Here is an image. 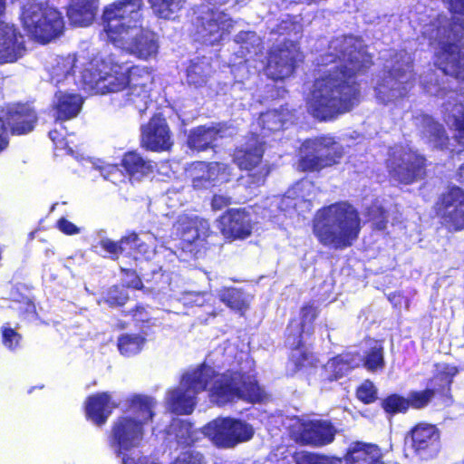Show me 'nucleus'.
<instances>
[{"label": "nucleus", "mask_w": 464, "mask_h": 464, "mask_svg": "<svg viewBox=\"0 0 464 464\" xmlns=\"http://www.w3.org/2000/svg\"><path fill=\"white\" fill-rule=\"evenodd\" d=\"M218 297L228 307L242 311L246 309L250 297L236 288H222L218 291Z\"/></svg>", "instance_id": "nucleus-38"}, {"label": "nucleus", "mask_w": 464, "mask_h": 464, "mask_svg": "<svg viewBox=\"0 0 464 464\" xmlns=\"http://www.w3.org/2000/svg\"><path fill=\"white\" fill-rule=\"evenodd\" d=\"M128 67L111 60L94 58L81 71L85 89L95 93L118 92L127 87Z\"/></svg>", "instance_id": "nucleus-7"}, {"label": "nucleus", "mask_w": 464, "mask_h": 464, "mask_svg": "<svg viewBox=\"0 0 464 464\" xmlns=\"http://www.w3.org/2000/svg\"><path fill=\"white\" fill-rule=\"evenodd\" d=\"M208 64L200 62L193 63L187 70L188 82L195 86H200L207 82Z\"/></svg>", "instance_id": "nucleus-44"}, {"label": "nucleus", "mask_w": 464, "mask_h": 464, "mask_svg": "<svg viewBox=\"0 0 464 464\" xmlns=\"http://www.w3.org/2000/svg\"><path fill=\"white\" fill-rule=\"evenodd\" d=\"M127 300L128 295L123 288L113 287L108 292L106 303L111 306H118L124 304Z\"/></svg>", "instance_id": "nucleus-52"}, {"label": "nucleus", "mask_w": 464, "mask_h": 464, "mask_svg": "<svg viewBox=\"0 0 464 464\" xmlns=\"http://www.w3.org/2000/svg\"><path fill=\"white\" fill-rule=\"evenodd\" d=\"M203 433L218 447L232 448L249 440L254 435V429L244 420L224 418L209 422L204 427Z\"/></svg>", "instance_id": "nucleus-12"}, {"label": "nucleus", "mask_w": 464, "mask_h": 464, "mask_svg": "<svg viewBox=\"0 0 464 464\" xmlns=\"http://www.w3.org/2000/svg\"><path fill=\"white\" fill-rule=\"evenodd\" d=\"M157 238L150 233L142 234V238L138 237L137 243H129L130 248H137L140 253H142L146 257H150L155 253L157 247Z\"/></svg>", "instance_id": "nucleus-47"}, {"label": "nucleus", "mask_w": 464, "mask_h": 464, "mask_svg": "<svg viewBox=\"0 0 464 464\" xmlns=\"http://www.w3.org/2000/svg\"><path fill=\"white\" fill-rule=\"evenodd\" d=\"M330 50L322 57L324 75L315 80L306 98L308 111L323 121L346 112L358 103L360 91L354 77L371 64L361 41L353 36L334 40Z\"/></svg>", "instance_id": "nucleus-1"}, {"label": "nucleus", "mask_w": 464, "mask_h": 464, "mask_svg": "<svg viewBox=\"0 0 464 464\" xmlns=\"http://www.w3.org/2000/svg\"><path fill=\"white\" fill-rule=\"evenodd\" d=\"M263 152V142L258 137L253 136L235 151L234 161L241 169L251 170L261 162Z\"/></svg>", "instance_id": "nucleus-30"}, {"label": "nucleus", "mask_w": 464, "mask_h": 464, "mask_svg": "<svg viewBox=\"0 0 464 464\" xmlns=\"http://www.w3.org/2000/svg\"><path fill=\"white\" fill-rule=\"evenodd\" d=\"M219 229L228 239H244L248 237L254 227V220L249 211L245 208L230 209L219 218Z\"/></svg>", "instance_id": "nucleus-19"}, {"label": "nucleus", "mask_w": 464, "mask_h": 464, "mask_svg": "<svg viewBox=\"0 0 464 464\" xmlns=\"http://www.w3.org/2000/svg\"><path fill=\"white\" fill-rule=\"evenodd\" d=\"M384 365L383 348L381 343L375 342L374 346L367 353L364 360V366L369 371L382 369Z\"/></svg>", "instance_id": "nucleus-48"}, {"label": "nucleus", "mask_w": 464, "mask_h": 464, "mask_svg": "<svg viewBox=\"0 0 464 464\" xmlns=\"http://www.w3.org/2000/svg\"><path fill=\"white\" fill-rule=\"evenodd\" d=\"M438 374L435 378L430 381V387L425 391L421 392H411L408 395L407 401H409V407L414 409H421L428 405L434 396L437 386L440 388H445L449 386L452 381V378L458 372L455 366L449 364H440L437 368Z\"/></svg>", "instance_id": "nucleus-22"}, {"label": "nucleus", "mask_w": 464, "mask_h": 464, "mask_svg": "<svg viewBox=\"0 0 464 464\" xmlns=\"http://www.w3.org/2000/svg\"><path fill=\"white\" fill-rule=\"evenodd\" d=\"M360 230L359 213L346 201L320 208L313 220V232L317 240L333 249L350 246L358 237Z\"/></svg>", "instance_id": "nucleus-5"}, {"label": "nucleus", "mask_w": 464, "mask_h": 464, "mask_svg": "<svg viewBox=\"0 0 464 464\" xmlns=\"http://www.w3.org/2000/svg\"><path fill=\"white\" fill-rule=\"evenodd\" d=\"M318 314V309L314 304H306L302 307L300 312V322H292L288 327V343L291 345H296L295 349L302 348L301 337L303 334H310L312 324Z\"/></svg>", "instance_id": "nucleus-29"}, {"label": "nucleus", "mask_w": 464, "mask_h": 464, "mask_svg": "<svg viewBox=\"0 0 464 464\" xmlns=\"http://www.w3.org/2000/svg\"><path fill=\"white\" fill-rule=\"evenodd\" d=\"M24 53V37L13 24L0 23V63H14Z\"/></svg>", "instance_id": "nucleus-24"}, {"label": "nucleus", "mask_w": 464, "mask_h": 464, "mask_svg": "<svg viewBox=\"0 0 464 464\" xmlns=\"http://www.w3.org/2000/svg\"><path fill=\"white\" fill-rule=\"evenodd\" d=\"M178 229H182L185 241L193 242L200 237H206L209 229L208 222L197 216H184L179 219Z\"/></svg>", "instance_id": "nucleus-34"}, {"label": "nucleus", "mask_w": 464, "mask_h": 464, "mask_svg": "<svg viewBox=\"0 0 464 464\" xmlns=\"http://www.w3.org/2000/svg\"><path fill=\"white\" fill-rule=\"evenodd\" d=\"M192 185L197 189L208 188L218 182L228 180L230 172L222 163L196 162L188 169Z\"/></svg>", "instance_id": "nucleus-20"}, {"label": "nucleus", "mask_w": 464, "mask_h": 464, "mask_svg": "<svg viewBox=\"0 0 464 464\" xmlns=\"http://www.w3.org/2000/svg\"><path fill=\"white\" fill-rule=\"evenodd\" d=\"M172 464H205L203 456L196 451L187 450L181 452Z\"/></svg>", "instance_id": "nucleus-51"}, {"label": "nucleus", "mask_w": 464, "mask_h": 464, "mask_svg": "<svg viewBox=\"0 0 464 464\" xmlns=\"http://www.w3.org/2000/svg\"><path fill=\"white\" fill-rule=\"evenodd\" d=\"M423 134L427 140L434 147H440L444 145L446 140L445 131L443 128L432 118L425 116L423 118Z\"/></svg>", "instance_id": "nucleus-39"}, {"label": "nucleus", "mask_w": 464, "mask_h": 464, "mask_svg": "<svg viewBox=\"0 0 464 464\" xmlns=\"http://www.w3.org/2000/svg\"><path fill=\"white\" fill-rule=\"evenodd\" d=\"M296 464H342V459L334 456L301 452L295 457Z\"/></svg>", "instance_id": "nucleus-46"}, {"label": "nucleus", "mask_w": 464, "mask_h": 464, "mask_svg": "<svg viewBox=\"0 0 464 464\" xmlns=\"http://www.w3.org/2000/svg\"><path fill=\"white\" fill-rule=\"evenodd\" d=\"M453 23L440 16L423 31L432 44L437 43L436 65L448 75L464 81V53L459 42L464 34V0H447Z\"/></svg>", "instance_id": "nucleus-4"}, {"label": "nucleus", "mask_w": 464, "mask_h": 464, "mask_svg": "<svg viewBox=\"0 0 464 464\" xmlns=\"http://www.w3.org/2000/svg\"><path fill=\"white\" fill-rule=\"evenodd\" d=\"M49 136L51 140L54 142L56 149L65 150L69 154L74 155V150L71 144H72V140L68 139H60V134L57 130H52L49 132Z\"/></svg>", "instance_id": "nucleus-54"}, {"label": "nucleus", "mask_w": 464, "mask_h": 464, "mask_svg": "<svg viewBox=\"0 0 464 464\" xmlns=\"http://www.w3.org/2000/svg\"><path fill=\"white\" fill-rule=\"evenodd\" d=\"M459 176L460 179L464 180V164L459 168Z\"/></svg>", "instance_id": "nucleus-61"}, {"label": "nucleus", "mask_w": 464, "mask_h": 464, "mask_svg": "<svg viewBox=\"0 0 464 464\" xmlns=\"http://www.w3.org/2000/svg\"><path fill=\"white\" fill-rule=\"evenodd\" d=\"M138 235L135 233H131L124 237H122L119 242H114L111 239H102L101 240V246L110 254V256L112 259L118 258L119 255L129 246V243H137Z\"/></svg>", "instance_id": "nucleus-41"}, {"label": "nucleus", "mask_w": 464, "mask_h": 464, "mask_svg": "<svg viewBox=\"0 0 464 464\" xmlns=\"http://www.w3.org/2000/svg\"><path fill=\"white\" fill-rule=\"evenodd\" d=\"M140 285H141V282H140V280H139V279H135V280L132 282V286H133L134 288H140Z\"/></svg>", "instance_id": "nucleus-62"}, {"label": "nucleus", "mask_w": 464, "mask_h": 464, "mask_svg": "<svg viewBox=\"0 0 464 464\" xmlns=\"http://www.w3.org/2000/svg\"><path fill=\"white\" fill-rule=\"evenodd\" d=\"M315 194L314 185L306 179L297 182L287 190L283 198H275V201L282 211L287 212L291 208L297 209L301 205L309 209L311 199Z\"/></svg>", "instance_id": "nucleus-25"}, {"label": "nucleus", "mask_w": 464, "mask_h": 464, "mask_svg": "<svg viewBox=\"0 0 464 464\" xmlns=\"http://www.w3.org/2000/svg\"><path fill=\"white\" fill-rule=\"evenodd\" d=\"M144 344V338L139 334H123L118 340V348L121 354L131 356L137 354Z\"/></svg>", "instance_id": "nucleus-40"}, {"label": "nucleus", "mask_w": 464, "mask_h": 464, "mask_svg": "<svg viewBox=\"0 0 464 464\" xmlns=\"http://www.w3.org/2000/svg\"><path fill=\"white\" fill-rule=\"evenodd\" d=\"M288 429L297 442L311 446H324L334 441L336 430L327 420L309 417L289 420Z\"/></svg>", "instance_id": "nucleus-13"}, {"label": "nucleus", "mask_w": 464, "mask_h": 464, "mask_svg": "<svg viewBox=\"0 0 464 464\" xmlns=\"http://www.w3.org/2000/svg\"><path fill=\"white\" fill-rule=\"evenodd\" d=\"M357 397L364 403H371L376 399V389L370 381H365L357 389Z\"/></svg>", "instance_id": "nucleus-50"}, {"label": "nucleus", "mask_w": 464, "mask_h": 464, "mask_svg": "<svg viewBox=\"0 0 464 464\" xmlns=\"http://www.w3.org/2000/svg\"><path fill=\"white\" fill-rule=\"evenodd\" d=\"M234 24L227 14L211 11L198 19L196 37L207 44L218 43L225 34L229 33Z\"/></svg>", "instance_id": "nucleus-15"}, {"label": "nucleus", "mask_w": 464, "mask_h": 464, "mask_svg": "<svg viewBox=\"0 0 464 464\" xmlns=\"http://www.w3.org/2000/svg\"><path fill=\"white\" fill-rule=\"evenodd\" d=\"M343 154V147L332 137L307 140L301 147L297 168L303 171H318L338 163Z\"/></svg>", "instance_id": "nucleus-10"}, {"label": "nucleus", "mask_w": 464, "mask_h": 464, "mask_svg": "<svg viewBox=\"0 0 464 464\" xmlns=\"http://www.w3.org/2000/svg\"><path fill=\"white\" fill-rule=\"evenodd\" d=\"M97 9L98 0H71L67 14L74 25L88 26L93 22Z\"/></svg>", "instance_id": "nucleus-32"}, {"label": "nucleus", "mask_w": 464, "mask_h": 464, "mask_svg": "<svg viewBox=\"0 0 464 464\" xmlns=\"http://www.w3.org/2000/svg\"><path fill=\"white\" fill-rule=\"evenodd\" d=\"M450 98L453 102L449 101L445 104V121L450 128L459 131L464 130V95L451 92Z\"/></svg>", "instance_id": "nucleus-35"}, {"label": "nucleus", "mask_w": 464, "mask_h": 464, "mask_svg": "<svg viewBox=\"0 0 464 464\" xmlns=\"http://www.w3.org/2000/svg\"><path fill=\"white\" fill-rule=\"evenodd\" d=\"M101 173L106 179H110L113 183H117L121 180L123 177L121 170L116 165H106L101 168Z\"/></svg>", "instance_id": "nucleus-55"}, {"label": "nucleus", "mask_w": 464, "mask_h": 464, "mask_svg": "<svg viewBox=\"0 0 464 464\" xmlns=\"http://www.w3.org/2000/svg\"><path fill=\"white\" fill-rule=\"evenodd\" d=\"M170 429L176 434L178 442L180 444L189 445L198 440V432L192 429L188 422L175 420Z\"/></svg>", "instance_id": "nucleus-43"}, {"label": "nucleus", "mask_w": 464, "mask_h": 464, "mask_svg": "<svg viewBox=\"0 0 464 464\" xmlns=\"http://www.w3.org/2000/svg\"><path fill=\"white\" fill-rule=\"evenodd\" d=\"M119 406L111 394L101 392L87 398L84 408L85 414L89 420L96 425L104 424L112 411Z\"/></svg>", "instance_id": "nucleus-26"}, {"label": "nucleus", "mask_w": 464, "mask_h": 464, "mask_svg": "<svg viewBox=\"0 0 464 464\" xmlns=\"http://www.w3.org/2000/svg\"><path fill=\"white\" fill-rule=\"evenodd\" d=\"M21 21L34 39L47 43L63 33L64 23L58 10L46 5L29 3L24 6Z\"/></svg>", "instance_id": "nucleus-8"}, {"label": "nucleus", "mask_w": 464, "mask_h": 464, "mask_svg": "<svg viewBox=\"0 0 464 464\" xmlns=\"http://www.w3.org/2000/svg\"><path fill=\"white\" fill-rule=\"evenodd\" d=\"M82 102V98L79 94L62 92H57L53 101L56 118L59 120H69L77 116L81 111Z\"/></svg>", "instance_id": "nucleus-33"}, {"label": "nucleus", "mask_w": 464, "mask_h": 464, "mask_svg": "<svg viewBox=\"0 0 464 464\" xmlns=\"http://www.w3.org/2000/svg\"><path fill=\"white\" fill-rule=\"evenodd\" d=\"M402 66L393 67L392 71L378 76L374 85L377 101L381 103H389L403 97L411 88V65L410 57L401 56Z\"/></svg>", "instance_id": "nucleus-11"}, {"label": "nucleus", "mask_w": 464, "mask_h": 464, "mask_svg": "<svg viewBox=\"0 0 464 464\" xmlns=\"http://www.w3.org/2000/svg\"><path fill=\"white\" fill-rule=\"evenodd\" d=\"M3 343L8 349L14 350L21 343V336L14 329L5 327L3 329Z\"/></svg>", "instance_id": "nucleus-53"}, {"label": "nucleus", "mask_w": 464, "mask_h": 464, "mask_svg": "<svg viewBox=\"0 0 464 464\" xmlns=\"http://www.w3.org/2000/svg\"><path fill=\"white\" fill-rule=\"evenodd\" d=\"M208 389L210 400L218 405H225L236 400L250 402L261 401L266 393L254 376H245L238 372L216 373L203 365L183 374L179 386L169 390L165 402L171 411L178 414H190L197 404V395Z\"/></svg>", "instance_id": "nucleus-2"}, {"label": "nucleus", "mask_w": 464, "mask_h": 464, "mask_svg": "<svg viewBox=\"0 0 464 464\" xmlns=\"http://www.w3.org/2000/svg\"><path fill=\"white\" fill-rule=\"evenodd\" d=\"M154 13L164 19H170L180 9L184 0H150Z\"/></svg>", "instance_id": "nucleus-42"}, {"label": "nucleus", "mask_w": 464, "mask_h": 464, "mask_svg": "<svg viewBox=\"0 0 464 464\" xmlns=\"http://www.w3.org/2000/svg\"><path fill=\"white\" fill-rule=\"evenodd\" d=\"M8 145L6 129L2 118H0V151L4 150Z\"/></svg>", "instance_id": "nucleus-59"}, {"label": "nucleus", "mask_w": 464, "mask_h": 464, "mask_svg": "<svg viewBox=\"0 0 464 464\" xmlns=\"http://www.w3.org/2000/svg\"><path fill=\"white\" fill-rule=\"evenodd\" d=\"M287 115L288 114L279 113L276 111H269L261 114L259 121L260 124H262L263 129L276 131L280 130L285 124Z\"/></svg>", "instance_id": "nucleus-45"}, {"label": "nucleus", "mask_w": 464, "mask_h": 464, "mask_svg": "<svg viewBox=\"0 0 464 464\" xmlns=\"http://www.w3.org/2000/svg\"><path fill=\"white\" fill-rule=\"evenodd\" d=\"M152 68L136 65L128 68L127 87L129 100L132 102L140 111L147 109L149 101V89L153 82Z\"/></svg>", "instance_id": "nucleus-16"}, {"label": "nucleus", "mask_w": 464, "mask_h": 464, "mask_svg": "<svg viewBox=\"0 0 464 464\" xmlns=\"http://www.w3.org/2000/svg\"><path fill=\"white\" fill-rule=\"evenodd\" d=\"M218 133V131L213 127H198L190 132L188 144L191 149L204 150L213 144Z\"/></svg>", "instance_id": "nucleus-36"}, {"label": "nucleus", "mask_w": 464, "mask_h": 464, "mask_svg": "<svg viewBox=\"0 0 464 464\" xmlns=\"http://www.w3.org/2000/svg\"><path fill=\"white\" fill-rule=\"evenodd\" d=\"M141 144L151 151H165L171 148L172 134L166 119L156 115L141 127Z\"/></svg>", "instance_id": "nucleus-17"}, {"label": "nucleus", "mask_w": 464, "mask_h": 464, "mask_svg": "<svg viewBox=\"0 0 464 464\" xmlns=\"http://www.w3.org/2000/svg\"><path fill=\"white\" fill-rule=\"evenodd\" d=\"M129 464H160L153 459H150L146 457L140 458L137 461L134 460L133 458H130L129 460Z\"/></svg>", "instance_id": "nucleus-60"}, {"label": "nucleus", "mask_w": 464, "mask_h": 464, "mask_svg": "<svg viewBox=\"0 0 464 464\" xmlns=\"http://www.w3.org/2000/svg\"><path fill=\"white\" fill-rule=\"evenodd\" d=\"M78 63H80L83 67L87 63L81 62L75 54L56 56L53 58L46 67L50 81L58 84L72 77Z\"/></svg>", "instance_id": "nucleus-31"}, {"label": "nucleus", "mask_w": 464, "mask_h": 464, "mask_svg": "<svg viewBox=\"0 0 464 464\" xmlns=\"http://www.w3.org/2000/svg\"><path fill=\"white\" fill-rule=\"evenodd\" d=\"M411 446L423 458L435 456L440 450V431L435 425L420 423L411 431Z\"/></svg>", "instance_id": "nucleus-23"}, {"label": "nucleus", "mask_w": 464, "mask_h": 464, "mask_svg": "<svg viewBox=\"0 0 464 464\" xmlns=\"http://www.w3.org/2000/svg\"><path fill=\"white\" fill-rule=\"evenodd\" d=\"M424 159L410 148L396 149L388 160L391 175L402 183H411L423 174Z\"/></svg>", "instance_id": "nucleus-14"}, {"label": "nucleus", "mask_w": 464, "mask_h": 464, "mask_svg": "<svg viewBox=\"0 0 464 464\" xmlns=\"http://www.w3.org/2000/svg\"><path fill=\"white\" fill-rule=\"evenodd\" d=\"M427 92L433 93L432 90L430 87L427 89ZM434 94H436V93L434 92Z\"/></svg>", "instance_id": "nucleus-64"}, {"label": "nucleus", "mask_w": 464, "mask_h": 464, "mask_svg": "<svg viewBox=\"0 0 464 464\" xmlns=\"http://www.w3.org/2000/svg\"><path fill=\"white\" fill-rule=\"evenodd\" d=\"M246 34L247 36H249V37H254V36H255V35H254V34H252V33H246Z\"/></svg>", "instance_id": "nucleus-63"}, {"label": "nucleus", "mask_w": 464, "mask_h": 464, "mask_svg": "<svg viewBox=\"0 0 464 464\" xmlns=\"http://www.w3.org/2000/svg\"><path fill=\"white\" fill-rule=\"evenodd\" d=\"M122 166L134 179H140L152 171L153 166L135 152L126 153L122 159Z\"/></svg>", "instance_id": "nucleus-37"}, {"label": "nucleus", "mask_w": 464, "mask_h": 464, "mask_svg": "<svg viewBox=\"0 0 464 464\" xmlns=\"http://www.w3.org/2000/svg\"><path fill=\"white\" fill-rule=\"evenodd\" d=\"M230 203V198L224 195H215L212 198V208L215 210H220Z\"/></svg>", "instance_id": "nucleus-58"}, {"label": "nucleus", "mask_w": 464, "mask_h": 464, "mask_svg": "<svg viewBox=\"0 0 464 464\" xmlns=\"http://www.w3.org/2000/svg\"><path fill=\"white\" fill-rule=\"evenodd\" d=\"M127 411L118 417L111 428V445L121 459L129 464L128 452L138 448L144 436V426L152 420L156 401L148 395L135 394L127 401Z\"/></svg>", "instance_id": "nucleus-6"}, {"label": "nucleus", "mask_w": 464, "mask_h": 464, "mask_svg": "<svg viewBox=\"0 0 464 464\" xmlns=\"http://www.w3.org/2000/svg\"><path fill=\"white\" fill-rule=\"evenodd\" d=\"M300 56L296 45L292 43L285 48L273 50L266 68L267 76L274 80H283L290 76Z\"/></svg>", "instance_id": "nucleus-21"}, {"label": "nucleus", "mask_w": 464, "mask_h": 464, "mask_svg": "<svg viewBox=\"0 0 464 464\" xmlns=\"http://www.w3.org/2000/svg\"><path fill=\"white\" fill-rule=\"evenodd\" d=\"M361 359L350 353L342 354L333 358L324 366H317V359L307 350L294 349L290 362L295 365V371L304 370L308 374H318L321 381H334L345 375L350 370L360 364Z\"/></svg>", "instance_id": "nucleus-9"}, {"label": "nucleus", "mask_w": 464, "mask_h": 464, "mask_svg": "<svg viewBox=\"0 0 464 464\" xmlns=\"http://www.w3.org/2000/svg\"><path fill=\"white\" fill-rule=\"evenodd\" d=\"M438 214L450 229H463L464 190L455 187L445 193L439 203Z\"/></svg>", "instance_id": "nucleus-18"}, {"label": "nucleus", "mask_w": 464, "mask_h": 464, "mask_svg": "<svg viewBox=\"0 0 464 464\" xmlns=\"http://www.w3.org/2000/svg\"><path fill=\"white\" fill-rule=\"evenodd\" d=\"M205 295V293L189 292L185 294L183 300L185 303L195 304L196 305H202L206 301Z\"/></svg>", "instance_id": "nucleus-57"}, {"label": "nucleus", "mask_w": 464, "mask_h": 464, "mask_svg": "<svg viewBox=\"0 0 464 464\" xmlns=\"http://www.w3.org/2000/svg\"><path fill=\"white\" fill-rule=\"evenodd\" d=\"M382 407L389 413L401 412L409 408V401L407 398L393 394L382 401Z\"/></svg>", "instance_id": "nucleus-49"}, {"label": "nucleus", "mask_w": 464, "mask_h": 464, "mask_svg": "<svg viewBox=\"0 0 464 464\" xmlns=\"http://www.w3.org/2000/svg\"><path fill=\"white\" fill-rule=\"evenodd\" d=\"M382 452L372 443L353 442L344 456L345 464H381Z\"/></svg>", "instance_id": "nucleus-28"}, {"label": "nucleus", "mask_w": 464, "mask_h": 464, "mask_svg": "<svg viewBox=\"0 0 464 464\" xmlns=\"http://www.w3.org/2000/svg\"><path fill=\"white\" fill-rule=\"evenodd\" d=\"M142 0H120L104 8L102 20L104 32L118 48L140 60L157 56V35L141 26Z\"/></svg>", "instance_id": "nucleus-3"}, {"label": "nucleus", "mask_w": 464, "mask_h": 464, "mask_svg": "<svg viewBox=\"0 0 464 464\" xmlns=\"http://www.w3.org/2000/svg\"><path fill=\"white\" fill-rule=\"evenodd\" d=\"M58 228L66 235H75L80 233V228L73 223L65 218H61L57 222Z\"/></svg>", "instance_id": "nucleus-56"}, {"label": "nucleus", "mask_w": 464, "mask_h": 464, "mask_svg": "<svg viewBox=\"0 0 464 464\" xmlns=\"http://www.w3.org/2000/svg\"><path fill=\"white\" fill-rule=\"evenodd\" d=\"M34 111L26 104H14L7 108L5 121L14 134L21 135L31 131L36 122Z\"/></svg>", "instance_id": "nucleus-27"}]
</instances>
